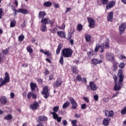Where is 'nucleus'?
Masks as SVG:
<instances>
[{
    "instance_id": "2f4dec72",
    "label": "nucleus",
    "mask_w": 126,
    "mask_h": 126,
    "mask_svg": "<svg viewBox=\"0 0 126 126\" xmlns=\"http://www.w3.org/2000/svg\"><path fill=\"white\" fill-rule=\"evenodd\" d=\"M4 120L6 121H10L12 120V115L11 114H8L4 117Z\"/></svg>"
},
{
    "instance_id": "774afa93",
    "label": "nucleus",
    "mask_w": 126,
    "mask_h": 126,
    "mask_svg": "<svg viewBox=\"0 0 126 126\" xmlns=\"http://www.w3.org/2000/svg\"><path fill=\"white\" fill-rule=\"evenodd\" d=\"M63 126H66V125H67V121H66V120H63Z\"/></svg>"
},
{
    "instance_id": "0eeeda50",
    "label": "nucleus",
    "mask_w": 126,
    "mask_h": 126,
    "mask_svg": "<svg viewBox=\"0 0 126 126\" xmlns=\"http://www.w3.org/2000/svg\"><path fill=\"white\" fill-rule=\"evenodd\" d=\"M87 88L88 90H92V91H96L97 90V86L94 82H90L89 85L87 86Z\"/></svg>"
},
{
    "instance_id": "c9c22d12",
    "label": "nucleus",
    "mask_w": 126,
    "mask_h": 126,
    "mask_svg": "<svg viewBox=\"0 0 126 126\" xmlns=\"http://www.w3.org/2000/svg\"><path fill=\"white\" fill-rule=\"evenodd\" d=\"M26 49L27 52H28V53H30V54L33 53V49H32V47H31V46L30 45L27 46Z\"/></svg>"
},
{
    "instance_id": "338daca9",
    "label": "nucleus",
    "mask_w": 126,
    "mask_h": 126,
    "mask_svg": "<svg viewBox=\"0 0 126 126\" xmlns=\"http://www.w3.org/2000/svg\"><path fill=\"white\" fill-rule=\"evenodd\" d=\"M54 79V75L51 74L49 76V80H53Z\"/></svg>"
},
{
    "instance_id": "bf43d9fd",
    "label": "nucleus",
    "mask_w": 126,
    "mask_h": 126,
    "mask_svg": "<svg viewBox=\"0 0 126 126\" xmlns=\"http://www.w3.org/2000/svg\"><path fill=\"white\" fill-rule=\"evenodd\" d=\"M119 94H120V92H117L115 94L112 96V97H111V99L115 98V97H117V96H118V95H119Z\"/></svg>"
},
{
    "instance_id": "6e6552de",
    "label": "nucleus",
    "mask_w": 126,
    "mask_h": 126,
    "mask_svg": "<svg viewBox=\"0 0 126 126\" xmlns=\"http://www.w3.org/2000/svg\"><path fill=\"white\" fill-rule=\"evenodd\" d=\"M62 85H63V79L59 78L53 84V87L54 88H58L61 87Z\"/></svg>"
},
{
    "instance_id": "4c0bfd02",
    "label": "nucleus",
    "mask_w": 126,
    "mask_h": 126,
    "mask_svg": "<svg viewBox=\"0 0 126 126\" xmlns=\"http://www.w3.org/2000/svg\"><path fill=\"white\" fill-rule=\"evenodd\" d=\"M100 48L101 49L100 53H103V52H104V49H105V44L102 43L101 45H100Z\"/></svg>"
},
{
    "instance_id": "1a4fd4ad",
    "label": "nucleus",
    "mask_w": 126,
    "mask_h": 126,
    "mask_svg": "<svg viewBox=\"0 0 126 126\" xmlns=\"http://www.w3.org/2000/svg\"><path fill=\"white\" fill-rule=\"evenodd\" d=\"M30 108L32 111H36V110H38V108H40V104H39V102L34 101L32 104L30 105Z\"/></svg>"
},
{
    "instance_id": "c03bdc74",
    "label": "nucleus",
    "mask_w": 126,
    "mask_h": 126,
    "mask_svg": "<svg viewBox=\"0 0 126 126\" xmlns=\"http://www.w3.org/2000/svg\"><path fill=\"white\" fill-rule=\"evenodd\" d=\"M59 63L61 65H63V56H61L59 60Z\"/></svg>"
},
{
    "instance_id": "a211bd4d",
    "label": "nucleus",
    "mask_w": 126,
    "mask_h": 126,
    "mask_svg": "<svg viewBox=\"0 0 126 126\" xmlns=\"http://www.w3.org/2000/svg\"><path fill=\"white\" fill-rule=\"evenodd\" d=\"M57 34L60 38H63L65 39L66 38V34L63 31H58L57 32Z\"/></svg>"
},
{
    "instance_id": "f257e3e1",
    "label": "nucleus",
    "mask_w": 126,
    "mask_h": 126,
    "mask_svg": "<svg viewBox=\"0 0 126 126\" xmlns=\"http://www.w3.org/2000/svg\"><path fill=\"white\" fill-rule=\"evenodd\" d=\"M118 76L119 78L118 83L117 82L118 81V77L116 75L114 77L115 86L113 89L114 91H119V90H121L122 86H123V83H122V82L124 81V78H125V76L123 75V70L121 69L119 70Z\"/></svg>"
},
{
    "instance_id": "2eb2a0df",
    "label": "nucleus",
    "mask_w": 126,
    "mask_h": 126,
    "mask_svg": "<svg viewBox=\"0 0 126 126\" xmlns=\"http://www.w3.org/2000/svg\"><path fill=\"white\" fill-rule=\"evenodd\" d=\"M102 63H103V62L102 61V60L100 59H93L92 60V63L94 65H97V64H100Z\"/></svg>"
},
{
    "instance_id": "58836bf2",
    "label": "nucleus",
    "mask_w": 126,
    "mask_h": 126,
    "mask_svg": "<svg viewBox=\"0 0 126 126\" xmlns=\"http://www.w3.org/2000/svg\"><path fill=\"white\" fill-rule=\"evenodd\" d=\"M24 35L23 34H21L19 37H18V40L20 41V42H22L23 40H24Z\"/></svg>"
},
{
    "instance_id": "dca6fc26",
    "label": "nucleus",
    "mask_w": 126,
    "mask_h": 126,
    "mask_svg": "<svg viewBox=\"0 0 126 126\" xmlns=\"http://www.w3.org/2000/svg\"><path fill=\"white\" fill-rule=\"evenodd\" d=\"M18 12L20 13H22V14H29L30 12H29V10L26 9H23V8H19L18 9L17 11Z\"/></svg>"
},
{
    "instance_id": "09e8293b",
    "label": "nucleus",
    "mask_w": 126,
    "mask_h": 126,
    "mask_svg": "<svg viewBox=\"0 0 126 126\" xmlns=\"http://www.w3.org/2000/svg\"><path fill=\"white\" fill-rule=\"evenodd\" d=\"M102 4H107L109 2V0H100Z\"/></svg>"
},
{
    "instance_id": "69168bd1",
    "label": "nucleus",
    "mask_w": 126,
    "mask_h": 126,
    "mask_svg": "<svg viewBox=\"0 0 126 126\" xmlns=\"http://www.w3.org/2000/svg\"><path fill=\"white\" fill-rule=\"evenodd\" d=\"M15 96V94H14V93H10V97H11V99H13V98H14Z\"/></svg>"
},
{
    "instance_id": "412c9836",
    "label": "nucleus",
    "mask_w": 126,
    "mask_h": 126,
    "mask_svg": "<svg viewBox=\"0 0 126 126\" xmlns=\"http://www.w3.org/2000/svg\"><path fill=\"white\" fill-rule=\"evenodd\" d=\"M59 110H60V107L59 106H55L53 109V112H51V115L53 116H54L55 114L58 115L57 113L59 111Z\"/></svg>"
},
{
    "instance_id": "0e129e2a",
    "label": "nucleus",
    "mask_w": 126,
    "mask_h": 126,
    "mask_svg": "<svg viewBox=\"0 0 126 126\" xmlns=\"http://www.w3.org/2000/svg\"><path fill=\"white\" fill-rule=\"evenodd\" d=\"M26 23H27V22H26L25 21H24L23 22V25H21V26L23 28H24V27H26Z\"/></svg>"
},
{
    "instance_id": "b1692460",
    "label": "nucleus",
    "mask_w": 126,
    "mask_h": 126,
    "mask_svg": "<svg viewBox=\"0 0 126 126\" xmlns=\"http://www.w3.org/2000/svg\"><path fill=\"white\" fill-rule=\"evenodd\" d=\"M46 15H47V14L44 11H41L38 13V17L40 19L44 18L46 16Z\"/></svg>"
},
{
    "instance_id": "5fc2aeb1",
    "label": "nucleus",
    "mask_w": 126,
    "mask_h": 126,
    "mask_svg": "<svg viewBox=\"0 0 126 126\" xmlns=\"http://www.w3.org/2000/svg\"><path fill=\"white\" fill-rule=\"evenodd\" d=\"M81 109H82V110H84L85 109H86V103H84L82 104L81 106Z\"/></svg>"
},
{
    "instance_id": "7c9ffc66",
    "label": "nucleus",
    "mask_w": 126,
    "mask_h": 126,
    "mask_svg": "<svg viewBox=\"0 0 126 126\" xmlns=\"http://www.w3.org/2000/svg\"><path fill=\"white\" fill-rule=\"evenodd\" d=\"M43 6H45V7H50L52 6V2L50 1H46L43 4Z\"/></svg>"
},
{
    "instance_id": "680f3d73",
    "label": "nucleus",
    "mask_w": 126,
    "mask_h": 126,
    "mask_svg": "<svg viewBox=\"0 0 126 126\" xmlns=\"http://www.w3.org/2000/svg\"><path fill=\"white\" fill-rule=\"evenodd\" d=\"M37 82H38V83H39L40 84H42L43 82V79L40 78L38 79Z\"/></svg>"
},
{
    "instance_id": "4468645a",
    "label": "nucleus",
    "mask_w": 126,
    "mask_h": 126,
    "mask_svg": "<svg viewBox=\"0 0 126 126\" xmlns=\"http://www.w3.org/2000/svg\"><path fill=\"white\" fill-rule=\"evenodd\" d=\"M106 59L107 61H114V54L110 53H107L106 54Z\"/></svg>"
},
{
    "instance_id": "9d476101",
    "label": "nucleus",
    "mask_w": 126,
    "mask_h": 126,
    "mask_svg": "<svg viewBox=\"0 0 126 126\" xmlns=\"http://www.w3.org/2000/svg\"><path fill=\"white\" fill-rule=\"evenodd\" d=\"M126 25L125 23H122L121 25L119 26V34L120 35H122V34H124L125 32L126 31Z\"/></svg>"
},
{
    "instance_id": "bb28decb",
    "label": "nucleus",
    "mask_w": 126,
    "mask_h": 126,
    "mask_svg": "<svg viewBox=\"0 0 126 126\" xmlns=\"http://www.w3.org/2000/svg\"><path fill=\"white\" fill-rule=\"evenodd\" d=\"M63 46L62 45V44H59L58 46V48L56 50V54L57 55H60V53H61V51L62 50V48Z\"/></svg>"
},
{
    "instance_id": "393cba45",
    "label": "nucleus",
    "mask_w": 126,
    "mask_h": 126,
    "mask_svg": "<svg viewBox=\"0 0 126 126\" xmlns=\"http://www.w3.org/2000/svg\"><path fill=\"white\" fill-rule=\"evenodd\" d=\"M49 19H49V18H43L41 20L40 22L42 24H45L46 25V24H49L48 22H49Z\"/></svg>"
},
{
    "instance_id": "9b49d317",
    "label": "nucleus",
    "mask_w": 126,
    "mask_h": 126,
    "mask_svg": "<svg viewBox=\"0 0 126 126\" xmlns=\"http://www.w3.org/2000/svg\"><path fill=\"white\" fill-rule=\"evenodd\" d=\"M105 116L107 118H113L114 117V111L110 110L109 111L108 109H105L104 110Z\"/></svg>"
},
{
    "instance_id": "f704fd0d",
    "label": "nucleus",
    "mask_w": 126,
    "mask_h": 126,
    "mask_svg": "<svg viewBox=\"0 0 126 126\" xmlns=\"http://www.w3.org/2000/svg\"><path fill=\"white\" fill-rule=\"evenodd\" d=\"M41 31L42 32H46L47 31V25L45 24L41 25Z\"/></svg>"
},
{
    "instance_id": "13d9d810",
    "label": "nucleus",
    "mask_w": 126,
    "mask_h": 126,
    "mask_svg": "<svg viewBox=\"0 0 126 126\" xmlns=\"http://www.w3.org/2000/svg\"><path fill=\"white\" fill-rule=\"evenodd\" d=\"M58 28H59V29H61L62 30H63V29L65 28V25H64V24L62 25V27H58Z\"/></svg>"
},
{
    "instance_id": "f03ea898",
    "label": "nucleus",
    "mask_w": 126,
    "mask_h": 126,
    "mask_svg": "<svg viewBox=\"0 0 126 126\" xmlns=\"http://www.w3.org/2000/svg\"><path fill=\"white\" fill-rule=\"evenodd\" d=\"M73 51L70 48H64L62 51L63 58H71Z\"/></svg>"
},
{
    "instance_id": "6ab92c4d",
    "label": "nucleus",
    "mask_w": 126,
    "mask_h": 126,
    "mask_svg": "<svg viewBox=\"0 0 126 126\" xmlns=\"http://www.w3.org/2000/svg\"><path fill=\"white\" fill-rule=\"evenodd\" d=\"M111 119L110 118H104L102 121V124L103 126H109V123H110V121H111Z\"/></svg>"
},
{
    "instance_id": "864d4df0",
    "label": "nucleus",
    "mask_w": 126,
    "mask_h": 126,
    "mask_svg": "<svg viewBox=\"0 0 126 126\" xmlns=\"http://www.w3.org/2000/svg\"><path fill=\"white\" fill-rule=\"evenodd\" d=\"M3 12V11L2 10V8H0V19H1L2 17V13Z\"/></svg>"
},
{
    "instance_id": "8fccbe9b",
    "label": "nucleus",
    "mask_w": 126,
    "mask_h": 126,
    "mask_svg": "<svg viewBox=\"0 0 126 126\" xmlns=\"http://www.w3.org/2000/svg\"><path fill=\"white\" fill-rule=\"evenodd\" d=\"M113 67L114 69H118V63L115 62L113 63Z\"/></svg>"
},
{
    "instance_id": "423d86ee",
    "label": "nucleus",
    "mask_w": 126,
    "mask_h": 126,
    "mask_svg": "<svg viewBox=\"0 0 126 126\" xmlns=\"http://www.w3.org/2000/svg\"><path fill=\"white\" fill-rule=\"evenodd\" d=\"M87 20L89 27L91 29L94 28L95 27V20L90 17H87Z\"/></svg>"
},
{
    "instance_id": "e433bc0d",
    "label": "nucleus",
    "mask_w": 126,
    "mask_h": 126,
    "mask_svg": "<svg viewBox=\"0 0 126 126\" xmlns=\"http://www.w3.org/2000/svg\"><path fill=\"white\" fill-rule=\"evenodd\" d=\"M83 28V26H82V25H81V24H78L77 31H78V32H81V30H82Z\"/></svg>"
},
{
    "instance_id": "c85d7f7f",
    "label": "nucleus",
    "mask_w": 126,
    "mask_h": 126,
    "mask_svg": "<svg viewBox=\"0 0 126 126\" xmlns=\"http://www.w3.org/2000/svg\"><path fill=\"white\" fill-rule=\"evenodd\" d=\"M85 38L86 42H90L91 41V38H92V36H91V35H89V34H86L85 35Z\"/></svg>"
},
{
    "instance_id": "72a5a7b5",
    "label": "nucleus",
    "mask_w": 126,
    "mask_h": 126,
    "mask_svg": "<svg viewBox=\"0 0 126 126\" xmlns=\"http://www.w3.org/2000/svg\"><path fill=\"white\" fill-rule=\"evenodd\" d=\"M16 25V21L15 20H13L10 22V27L11 28H13V27H15V26Z\"/></svg>"
},
{
    "instance_id": "a18cd8bd",
    "label": "nucleus",
    "mask_w": 126,
    "mask_h": 126,
    "mask_svg": "<svg viewBox=\"0 0 126 126\" xmlns=\"http://www.w3.org/2000/svg\"><path fill=\"white\" fill-rule=\"evenodd\" d=\"M48 24H51L50 26L51 27H52L54 24H55V21H52L51 20H48Z\"/></svg>"
},
{
    "instance_id": "f3484780",
    "label": "nucleus",
    "mask_w": 126,
    "mask_h": 126,
    "mask_svg": "<svg viewBox=\"0 0 126 126\" xmlns=\"http://www.w3.org/2000/svg\"><path fill=\"white\" fill-rule=\"evenodd\" d=\"M114 17V12L111 11L109 12L107 14V21H110L112 22L113 21V18Z\"/></svg>"
},
{
    "instance_id": "4d7b16f0",
    "label": "nucleus",
    "mask_w": 126,
    "mask_h": 126,
    "mask_svg": "<svg viewBox=\"0 0 126 126\" xmlns=\"http://www.w3.org/2000/svg\"><path fill=\"white\" fill-rule=\"evenodd\" d=\"M3 60V56H2V54L0 53V63H1L2 60Z\"/></svg>"
},
{
    "instance_id": "cd10ccee",
    "label": "nucleus",
    "mask_w": 126,
    "mask_h": 126,
    "mask_svg": "<svg viewBox=\"0 0 126 126\" xmlns=\"http://www.w3.org/2000/svg\"><path fill=\"white\" fill-rule=\"evenodd\" d=\"M39 51H40V53H42V54H44V55H46L47 58H49V57H50L51 56V54H50L49 51H46V52H45V51H44V50H43L42 49H40Z\"/></svg>"
},
{
    "instance_id": "473e14b6",
    "label": "nucleus",
    "mask_w": 126,
    "mask_h": 126,
    "mask_svg": "<svg viewBox=\"0 0 126 126\" xmlns=\"http://www.w3.org/2000/svg\"><path fill=\"white\" fill-rule=\"evenodd\" d=\"M2 52L3 55H5V56L8 55V54H9V47H8L5 50H2Z\"/></svg>"
},
{
    "instance_id": "79ce46f5",
    "label": "nucleus",
    "mask_w": 126,
    "mask_h": 126,
    "mask_svg": "<svg viewBox=\"0 0 126 126\" xmlns=\"http://www.w3.org/2000/svg\"><path fill=\"white\" fill-rule=\"evenodd\" d=\"M76 79L77 80V81H79V82L82 81V78L80 75H78L76 78Z\"/></svg>"
},
{
    "instance_id": "39448f33",
    "label": "nucleus",
    "mask_w": 126,
    "mask_h": 126,
    "mask_svg": "<svg viewBox=\"0 0 126 126\" xmlns=\"http://www.w3.org/2000/svg\"><path fill=\"white\" fill-rule=\"evenodd\" d=\"M69 101H70L72 105V110H76V109H77V107H78V104H77V102H76V101H75L74 98L71 97L69 98Z\"/></svg>"
},
{
    "instance_id": "c756f323",
    "label": "nucleus",
    "mask_w": 126,
    "mask_h": 126,
    "mask_svg": "<svg viewBox=\"0 0 126 126\" xmlns=\"http://www.w3.org/2000/svg\"><path fill=\"white\" fill-rule=\"evenodd\" d=\"M70 105V102L67 101L63 104L62 108L63 109H66L67 108H68V107H69Z\"/></svg>"
},
{
    "instance_id": "4be33fe9",
    "label": "nucleus",
    "mask_w": 126,
    "mask_h": 126,
    "mask_svg": "<svg viewBox=\"0 0 126 126\" xmlns=\"http://www.w3.org/2000/svg\"><path fill=\"white\" fill-rule=\"evenodd\" d=\"M45 121H48V118L45 116H41L38 117L37 122L41 123V122H44Z\"/></svg>"
},
{
    "instance_id": "37998d69",
    "label": "nucleus",
    "mask_w": 126,
    "mask_h": 126,
    "mask_svg": "<svg viewBox=\"0 0 126 126\" xmlns=\"http://www.w3.org/2000/svg\"><path fill=\"white\" fill-rule=\"evenodd\" d=\"M99 49H100V44H96L95 46V48L94 49V52H97L99 51Z\"/></svg>"
},
{
    "instance_id": "e2e57ef3",
    "label": "nucleus",
    "mask_w": 126,
    "mask_h": 126,
    "mask_svg": "<svg viewBox=\"0 0 126 126\" xmlns=\"http://www.w3.org/2000/svg\"><path fill=\"white\" fill-rule=\"evenodd\" d=\"M32 97L33 99H37V94H34L33 93H32Z\"/></svg>"
},
{
    "instance_id": "ea45409f",
    "label": "nucleus",
    "mask_w": 126,
    "mask_h": 126,
    "mask_svg": "<svg viewBox=\"0 0 126 126\" xmlns=\"http://www.w3.org/2000/svg\"><path fill=\"white\" fill-rule=\"evenodd\" d=\"M88 58L91 59L93 56H94V53L93 52V51H90L89 52H88Z\"/></svg>"
},
{
    "instance_id": "5701e85b",
    "label": "nucleus",
    "mask_w": 126,
    "mask_h": 126,
    "mask_svg": "<svg viewBox=\"0 0 126 126\" xmlns=\"http://www.w3.org/2000/svg\"><path fill=\"white\" fill-rule=\"evenodd\" d=\"M0 102L1 104L5 105L7 103V98L5 96H0Z\"/></svg>"
},
{
    "instance_id": "20e7f679",
    "label": "nucleus",
    "mask_w": 126,
    "mask_h": 126,
    "mask_svg": "<svg viewBox=\"0 0 126 126\" xmlns=\"http://www.w3.org/2000/svg\"><path fill=\"white\" fill-rule=\"evenodd\" d=\"M41 94L43 95V97L45 99L48 98V97L50 96V93H49V87H48V86L44 87L43 91L41 92Z\"/></svg>"
},
{
    "instance_id": "f8f14e48",
    "label": "nucleus",
    "mask_w": 126,
    "mask_h": 126,
    "mask_svg": "<svg viewBox=\"0 0 126 126\" xmlns=\"http://www.w3.org/2000/svg\"><path fill=\"white\" fill-rule=\"evenodd\" d=\"M115 4H116V1H111L109 3H107L106 6V9L108 10V9H110V8H112V7H114Z\"/></svg>"
},
{
    "instance_id": "6e6d98bb",
    "label": "nucleus",
    "mask_w": 126,
    "mask_h": 126,
    "mask_svg": "<svg viewBox=\"0 0 126 126\" xmlns=\"http://www.w3.org/2000/svg\"><path fill=\"white\" fill-rule=\"evenodd\" d=\"M83 100H84V101H85V102H86V103H89V102H90L89 98H88V97H84Z\"/></svg>"
},
{
    "instance_id": "a878e982",
    "label": "nucleus",
    "mask_w": 126,
    "mask_h": 126,
    "mask_svg": "<svg viewBox=\"0 0 126 126\" xmlns=\"http://www.w3.org/2000/svg\"><path fill=\"white\" fill-rule=\"evenodd\" d=\"M53 118L54 120H57L58 123H61V122H62V117H59L58 114H55L53 116Z\"/></svg>"
},
{
    "instance_id": "7ed1b4c3",
    "label": "nucleus",
    "mask_w": 126,
    "mask_h": 126,
    "mask_svg": "<svg viewBox=\"0 0 126 126\" xmlns=\"http://www.w3.org/2000/svg\"><path fill=\"white\" fill-rule=\"evenodd\" d=\"M10 81V78L9 77V74L7 72L5 73V77H4V80L2 78H0V88L1 86L5 85L6 83H8Z\"/></svg>"
},
{
    "instance_id": "ddd939ff",
    "label": "nucleus",
    "mask_w": 126,
    "mask_h": 126,
    "mask_svg": "<svg viewBox=\"0 0 126 126\" xmlns=\"http://www.w3.org/2000/svg\"><path fill=\"white\" fill-rule=\"evenodd\" d=\"M30 88L32 92H34V91L36 90V89H38V86H37V84L33 82H31L30 83Z\"/></svg>"
},
{
    "instance_id": "052dcab7",
    "label": "nucleus",
    "mask_w": 126,
    "mask_h": 126,
    "mask_svg": "<svg viewBox=\"0 0 126 126\" xmlns=\"http://www.w3.org/2000/svg\"><path fill=\"white\" fill-rule=\"evenodd\" d=\"M119 66L120 68H124V67H125V63H121L119 64Z\"/></svg>"
},
{
    "instance_id": "aec40b11",
    "label": "nucleus",
    "mask_w": 126,
    "mask_h": 126,
    "mask_svg": "<svg viewBox=\"0 0 126 126\" xmlns=\"http://www.w3.org/2000/svg\"><path fill=\"white\" fill-rule=\"evenodd\" d=\"M71 70L72 73H75V74H78V68H77V66H76V65L72 66L71 67Z\"/></svg>"
},
{
    "instance_id": "49530a36",
    "label": "nucleus",
    "mask_w": 126,
    "mask_h": 126,
    "mask_svg": "<svg viewBox=\"0 0 126 126\" xmlns=\"http://www.w3.org/2000/svg\"><path fill=\"white\" fill-rule=\"evenodd\" d=\"M71 124L72 125V126H77L76 125V124H77V120H74L71 122Z\"/></svg>"
},
{
    "instance_id": "603ef678",
    "label": "nucleus",
    "mask_w": 126,
    "mask_h": 126,
    "mask_svg": "<svg viewBox=\"0 0 126 126\" xmlns=\"http://www.w3.org/2000/svg\"><path fill=\"white\" fill-rule=\"evenodd\" d=\"M58 29H57V28L55 27L51 31V33H52L53 34H55V33H56V31H57V30Z\"/></svg>"
},
{
    "instance_id": "3c124183",
    "label": "nucleus",
    "mask_w": 126,
    "mask_h": 126,
    "mask_svg": "<svg viewBox=\"0 0 126 126\" xmlns=\"http://www.w3.org/2000/svg\"><path fill=\"white\" fill-rule=\"evenodd\" d=\"M94 101H98V100H99V96L98 95L95 94L94 96Z\"/></svg>"
},
{
    "instance_id": "a19ab883",
    "label": "nucleus",
    "mask_w": 126,
    "mask_h": 126,
    "mask_svg": "<svg viewBox=\"0 0 126 126\" xmlns=\"http://www.w3.org/2000/svg\"><path fill=\"white\" fill-rule=\"evenodd\" d=\"M32 94H33V92H30L28 93L27 95V98L28 100H30V99H31V97H32Z\"/></svg>"
},
{
    "instance_id": "de8ad7c7",
    "label": "nucleus",
    "mask_w": 126,
    "mask_h": 126,
    "mask_svg": "<svg viewBox=\"0 0 126 126\" xmlns=\"http://www.w3.org/2000/svg\"><path fill=\"white\" fill-rule=\"evenodd\" d=\"M122 115H126V106H125L124 109L121 110Z\"/></svg>"
}]
</instances>
